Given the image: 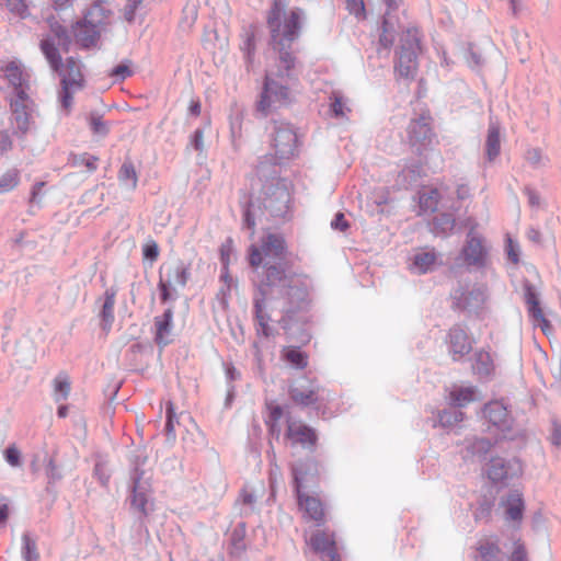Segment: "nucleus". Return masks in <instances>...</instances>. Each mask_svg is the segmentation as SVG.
I'll return each mask as SVG.
<instances>
[{"mask_svg":"<svg viewBox=\"0 0 561 561\" xmlns=\"http://www.w3.org/2000/svg\"><path fill=\"white\" fill-rule=\"evenodd\" d=\"M284 357L297 369H304L308 365L307 355L299 347L287 348L284 353Z\"/></svg>","mask_w":561,"mask_h":561,"instance_id":"obj_41","label":"nucleus"},{"mask_svg":"<svg viewBox=\"0 0 561 561\" xmlns=\"http://www.w3.org/2000/svg\"><path fill=\"white\" fill-rule=\"evenodd\" d=\"M472 348L471 341L461 325H454L448 333V350L454 360L469 354Z\"/></svg>","mask_w":561,"mask_h":561,"instance_id":"obj_18","label":"nucleus"},{"mask_svg":"<svg viewBox=\"0 0 561 561\" xmlns=\"http://www.w3.org/2000/svg\"><path fill=\"white\" fill-rule=\"evenodd\" d=\"M304 19L302 9L294 8L287 12L283 0H273L267 12L271 57L256 103V111L263 116L289 102L290 85L299 75V61L293 46L300 36Z\"/></svg>","mask_w":561,"mask_h":561,"instance_id":"obj_2","label":"nucleus"},{"mask_svg":"<svg viewBox=\"0 0 561 561\" xmlns=\"http://www.w3.org/2000/svg\"><path fill=\"white\" fill-rule=\"evenodd\" d=\"M89 125L92 133L96 136L105 137L108 134V125L100 115L92 114Z\"/></svg>","mask_w":561,"mask_h":561,"instance_id":"obj_47","label":"nucleus"},{"mask_svg":"<svg viewBox=\"0 0 561 561\" xmlns=\"http://www.w3.org/2000/svg\"><path fill=\"white\" fill-rule=\"evenodd\" d=\"M551 444L559 447L561 446V425L557 422L552 423Z\"/></svg>","mask_w":561,"mask_h":561,"instance_id":"obj_63","label":"nucleus"},{"mask_svg":"<svg viewBox=\"0 0 561 561\" xmlns=\"http://www.w3.org/2000/svg\"><path fill=\"white\" fill-rule=\"evenodd\" d=\"M486 472L493 483L508 484L510 480L522 474L523 467L517 458L494 457L491 458Z\"/></svg>","mask_w":561,"mask_h":561,"instance_id":"obj_14","label":"nucleus"},{"mask_svg":"<svg viewBox=\"0 0 561 561\" xmlns=\"http://www.w3.org/2000/svg\"><path fill=\"white\" fill-rule=\"evenodd\" d=\"M1 7L14 19L25 20L31 15L26 0H1Z\"/></svg>","mask_w":561,"mask_h":561,"instance_id":"obj_33","label":"nucleus"},{"mask_svg":"<svg viewBox=\"0 0 561 561\" xmlns=\"http://www.w3.org/2000/svg\"><path fill=\"white\" fill-rule=\"evenodd\" d=\"M309 545L314 552L322 557H328L330 561L340 560L333 534H329L325 530H318L310 537Z\"/></svg>","mask_w":561,"mask_h":561,"instance_id":"obj_19","label":"nucleus"},{"mask_svg":"<svg viewBox=\"0 0 561 561\" xmlns=\"http://www.w3.org/2000/svg\"><path fill=\"white\" fill-rule=\"evenodd\" d=\"M243 50H244L245 61H247V64L249 66L252 62V57H253V54H254V43H253V39L251 37H249L245 41Z\"/></svg>","mask_w":561,"mask_h":561,"instance_id":"obj_62","label":"nucleus"},{"mask_svg":"<svg viewBox=\"0 0 561 561\" xmlns=\"http://www.w3.org/2000/svg\"><path fill=\"white\" fill-rule=\"evenodd\" d=\"M118 180L129 190H135L137 187L138 176L133 162L124 161L118 171Z\"/></svg>","mask_w":561,"mask_h":561,"instance_id":"obj_35","label":"nucleus"},{"mask_svg":"<svg viewBox=\"0 0 561 561\" xmlns=\"http://www.w3.org/2000/svg\"><path fill=\"white\" fill-rule=\"evenodd\" d=\"M3 457L8 465L12 468H19L22 466L21 451L15 445L8 446L3 451Z\"/></svg>","mask_w":561,"mask_h":561,"instance_id":"obj_48","label":"nucleus"},{"mask_svg":"<svg viewBox=\"0 0 561 561\" xmlns=\"http://www.w3.org/2000/svg\"><path fill=\"white\" fill-rule=\"evenodd\" d=\"M330 111L334 117H344L346 112H350L347 107V100L340 91H333L329 96Z\"/></svg>","mask_w":561,"mask_h":561,"instance_id":"obj_38","label":"nucleus"},{"mask_svg":"<svg viewBox=\"0 0 561 561\" xmlns=\"http://www.w3.org/2000/svg\"><path fill=\"white\" fill-rule=\"evenodd\" d=\"M271 175V179H266L263 184L261 197L254 199L244 194L240 201L242 228L249 230L250 236L254 234L256 219L286 218L289 213L291 184L288 180L278 176L275 165Z\"/></svg>","mask_w":561,"mask_h":561,"instance_id":"obj_3","label":"nucleus"},{"mask_svg":"<svg viewBox=\"0 0 561 561\" xmlns=\"http://www.w3.org/2000/svg\"><path fill=\"white\" fill-rule=\"evenodd\" d=\"M247 525L244 522H240L233 528L230 535L231 553H240L245 549Z\"/></svg>","mask_w":561,"mask_h":561,"instance_id":"obj_36","label":"nucleus"},{"mask_svg":"<svg viewBox=\"0 0 561 561\" xmlns=\"http://www.w3.org/2000/svg\"><path fill=\"white\" fill-rule=\"evenodd\" d=\"M525 194L527 195L528 197V203L531 207H538L539 204H540V197L538 195V193L533 190L531 187H526L525 188Z\"/></svg>","mask_w":561,"mask_h":561,"instance_id":"obj_64","label":"nucleus"},{"mask_svg":"<svg viewBox=\"0 0 561 561\" xmlns=\"http://www.w3.org/2000/svg\"><path fill=\"white\" fill-rule=\"evenodd\" d=\"M501 152L500 125L490 122L485 140V156L489 161H493Z\"/></svg>","mask_w":561,"mask_h":561,"instance_id":"obj_28","label":"nucleus"},{"mask_svg":"<svg viewBox=\"0 0 561 561\" xmlns=\"http://www.w3.org/2000/svg\"><path fill=\"white\" fill-rule=\"evenodd\" d=\"M131 60L125 59L121 64L114 66L108 71V77L113 80V82H123L127 78L134 75V70L131 68Z\"/></svg>","mask_w":561,"mask_h":561,"instance_id":"obj_40","label":"nucleus"},{"mask_svg":"<svg viewBox=\"0 0 561 561\" xmlns=\"http://www.w3.org/2000/svg\"><path fill=\"white\" fill-rule=\"evenodd\" d=\"M524 296L525 301L528 306L529 316L536 313L537 310H541L538 294L536 293L535 287L530 283H526L524 285Z\"/></svg>","mask_w":561,"mask_h":561,"instance_id":"obj_45","label":"nucleus"},{"mask_svg":"<svg viewBox=\"0 0 561 561\" xmlns=\"http://www.w3.org/2000/svg\"><path fill=\"white\" fill-rule=\"evenodd\" d=\"M286 438L293 445L299 444L309 449L314 448L318 439L317 433L312 427L298 422H288Z\"/></svg>","mask_w":561,"mask_h":561,"instance_id":"obj_17","label":"nucleus"},{"mask_svg":"<svg viewBox=\"0 0 561 561\" xmlns=\"http://www.w3.org/2000/svg\"><path fill=\"white\" fill-rule=\"evenodd\" d=\"M345 3V9L347 12L353 15L358 21H363L366 19V8L364 0H343Z\"/></svg>","mask_w":561,"mask_h":561,"instance_id":"obj_46","label":"nucleus"},{"mask_svg":"<svg viewBox=\"0 0 561 561\" xmlns=\"http://www.w3.org/2000/svg\"><path fill=\"white\" fill-rule=\"evenodd\" d=\"M146 461V456L135 455L130 468V508L138 514L141 525L153 511L151 476L142 468Z\"/></svg>","mask_w":561,"mask_h":561,"instance_id":"obj_6","label":"nucleus"},{"mask_svg":"<svg viewBox=\"0 0 561 561\" xmlns=\"http://www.w3.org/2000/svg\"><path fill=\"white\" fill-rule=\"evenodd\" d=\"M20 182L19 171L11 169L0 176V194L8 193L18 186Z\"/></svg>","mask_w":561,"mask_h":561,"instance_id":"obj_44","label":"nucleus"},{"mask_svg":"<svg viewBox=\"0 0 561 561\" xmlns=\"http://www.w3.org/2000/svg\"><path fill=\"white\" fill-rule=\"evenodd\" d=\"M493 445L490 438L468 436L459 444V454L465 462L480 463L486 459Z\"/></svg>","mask_w":561,"mask_h":561,"instance_id":"obj_15","label":"nucleus"},{"mask_svg":"<svg viewBox=\"0 0 561 561\" xmlns=\"http://www.w3.org/2000/svg\"><path fill=\"white\" fill-rule=\"evenodd\" d=\"M459 256L468 267L484 268L489 261V250L484 239L470 230Z\"/></svg>","mask_w":561,"mask_h":561,"instance_id":"obj_12","label":"nucleus"},{"mask_svg":"<svg viewBox=\"0 0 561 561\" xmlns=\"http://www.w3.org/2000/svg\"><path fill=\"white\" fill-rule=\"evenodd\" d=\"M440 194L438 190L432 188L420 195V208L424 213H433L437 209Z\"/></svg>","mask_w":561,"mask_h":561,"instance_id":"obj_39","label":"nucleus"},{"mask_svg":"<svg viewBox=\"0 0 561 561\" xmlns=\"http://www.w3.org/2000/svg\"><path fill=\"white\" fill-rule=\"evenodd\" d=\"M508 561H527V551L523 543L519 541L515 542L514 550Z\"/></svg>","mask_w":561,"mask_h":561,"instance_id":"obj_57","label":"nucleus"},{"mask_svg":"<svg viewBox=\"0 0 561 561\" xmlns=\"http://www.w3.org/2000/svg\"><path fill=\"white\" fill-rule=\"evenodd\" d=\"M437 257L438 255L434 249L422 250L413 255L410 268L415 274H426L433 271Z\"/></svg>","mask_w":561,"mask_h":561,"instance_id":"obj_24","label":"nucleus"},{"mask_svg":"<svg viewBox=\"0 0 561 561\" xmlns=\"http://www.w3.org/2000/svg\"><path fill=\"white\" fill-rule=\"evenodd\" d=\"M478 550L481 561H504V553L494 542L481 543Z\"/></svg>","mask_w":561,"mask_h":561,"instance_id":"obj_37","label":"nucleus"},{"mask_svg":"<svg viewBox=\"0 0 561 561\" xmlns=\"http://www.w3.org/2000/svg\"><path fill=\"white\" fill-rule=\"evenodd\" d=\"M472 369L480 378L490 377L494 371V364L490 353L479 351L474 354Z\"/></svg>","mask_w":561,"mask_h":561,"instance_id":"obj_30","label":"nucleus"},{"mask_svg":"<svg viewBox=\"0 0 561 561\" xmlns=\"http://www.w3.org/2000/svg\"><path fill=\"white\" fill-rule=\"evenodd\" d=\"M241 517H249L257 512V495L248 486L241 489L239 497L236 501Z\"/></svg>","mask_w":561,"mask_h":561,"instance_id":"obj_27","label":"nucleus"},{"mask_svg":"<svg viewBox=\"0 0 561 561\" xmlns=\"http://www.w3.org/2000/svg\"><path fill=\"white\" fill-rule=\"evenodd\" d=\"M483 417L505 437L514 431V419L502 401H491L483 407Z\"/></svg>","mask_w":561,"mask_h":561,"instance_id":"obj_16","label":"nucleus"},{"mask_svg":"<svg viewBox=\"0 0 561 561\" xmlns=\"http://www.w3.org/2000/svg\"><path fill=\"white\" fill-rule=\"evenodd\" d=\"M174 424H175V413L173 411V405H172V403H168V407H167V421H165L164 431H165V434H167L169 439L170 438L171 439H175Z\"/></svg>","mask_w":561,"mask_h":561,"instance_id":"obj_50","label":"nucleus"},{"mask_svg":"<svg viewBox=\"0 0 561 561\" xmlns=\"http://www.w3.org/2000/svg\"><path fill=\"white\" fill-rule=\"evenodd\" d=\"M144 256L147 260L156 261L159 255L158 244L154 241L147 243L142 250Z\"/></svg>","mask_w":561,"mask_h":561,"instance_id":"obj_60","label":"nucleus"},{"mask_svg":"<svg viewBox=\"0 0 561 561\" xmlns=\"http://www.w3.org/2000/svg\"><path fill=\"white\" fill-rule=\"evenodd\" d=\"M455 222L456 220L453 214L440 213L433 218L431 231L437 237L445 238L454 230Z\"/></svg>","mask_w":561,"mask_h":561,"instance_id":"obj_29","label":"nucleus"},{"mask_svg":"<svg viewBox=\"0 0 561 561\" xmlns=\"http://www.w3.org/2000/svg\"><path fill=\"white\" fill-rule=\"evenodd\" d=\"M331 227L334 230L345 231L348 228V222L342 213H336L331 221Z\"/></svg>","mask_w":561,"mask_h":561,"instance_id":"obj_61","label":"nucleus"},{"mask_svg":"<svg viewBox=\"0 0 561 561\" xmlns=\"http://www.w3.org/2000/svg\"><path fill=\"white\" fill-rule=\"evenodd\" d=\"M188 278L190 267L183 261H176L161 267L158 283L161 302L167 304L169 300H176L175 286L185 287Z\"/></svg>","mask_w":561,"mask_h":561,"instance_id":"obj_8","label":"nucleus"},{"mask_svg":"<svg viewBox=\"0 0 561 561\" xmlns=\"http://www.w3.org/2000/svg\"><path fill=\"white\" fill-rule=\"evenodd\" d=\"M501 504L504 507L505 519L508 522L520 523L525 510V502L522 492L511 490L507 495L502 499Z\"/></svg>","mask_w":561,"mask_h":561,"instance_id":"obj_21","label":"nucleus"},{"mask_svg":"<svg viewBox=\"0 0 561 561\" xmlns=\"http://www.w3.org/2000/svg\"><path fill=\"white\" fill-rule=\"evenodd\" d=\"M466 61L468 66L472 69L479 68L482 65L481 55L474 51L471 45L468 47L466 51Z\"/></svg>","mask_w":561,"mask_h":561,"instance_id":"obj_54","label":"nucleus"},{"mask_svg":"<svg viewBox=\"0 0 561 561\" xmlns=\"http://www.w3.org/2000/svg\"><path fill=\"white\" fill-rule=\"evenodd\" d=\"M526 159L535 168L543 165L541 151L537 148L529 149Z\"/></svg>","mask_w":561,"mask_h":561,"instance_id":"obj_55","label":"nucleus"},{"mask_svg":"<svg viewBox=\"0 0 561 561\" xmlns=\"http://www.w3.org/2000/svg\"><path fill=\"white\" fill-rule=\"evenodd\" d=\"M105 2L94 1L87 9L83 19L88 24H94L101 27L103 32L105 27L110 24L111 16L113 12L104 7Z\"/></svg>","mask_w":561,"mask_h":561,"instance_id":"obj_23","label":"nucleus"},{"mask_svg":"<svg viewBox=\"0 0 561 561\" xmlns=\"http://www.w3.org/2000/svg\"><path fill=\"white\" fill-rule=\"evenodd\" d=\"M294 490L298 499L299 506L306 512V514L313 520L320 522L323 518V507L320 500L304 495L301 489L305 481V472L302 463H295L291 467Z\"/></svg>","mask_w":561,"mask_h":561,"instance_id":"obj_13","label":"nucleus"},{"mask_svg":"<svg viewBox=\"0 0 561 561\" xmlns=\"http://www.w3.org/2000/svg\"><path fill=\"white\" fill-rule=\"evenodd\" d=\"M190 145L196 150V151H203L204 149V131L201 128H197L192 137Z\"/></svg>","mask_w":561,"mask_h":561,"instance_id":"obj_59","label":"nucleus"},{"mask_svg":"<svg viewBox=\"0 0 561 561\" xmlns=\"http://www.w3.org/2000/svg\"><path fill=\"white\" fill-rule=\"evenodd\" d=\"M173 308L169 307L161 316L154 317V342L164 347L171 342V333L173 329Z\"/></svg>","mask_w":561,"mask_h":561,"instance_id":"obj_22","label":"nucleus"},{"mask_svg":"<svg viewBox=\"0 0 561 561\" xmlns=\"http://www.w3.org/2000/svg\"><path fill=\"white\" fill-rule=\"evenodd\" d=\"M8 84V101L14 133L22 136L32 127L35 102L32 98V73L19 60H10L1 67Z\"/></svg>","mask_w":561,"mask_h":561,"instance_id":"obj_4","label":"nucleus"},{"mask_svg":"<svg viewBox=\"0 0 561 561\" xmlns=\"http://www.w3.org/2000/svg\"><path fill=\"white\" fill-rule=\"evenodd\" d=\"M533 320V323L535 325H538L540 327L541 331L545 333V334H548L550 331H551V325H550V322L549 320H547V318L545 317L543 312H542V309L541 310H537L536 313L529 316Z\"/></svg>","mask_w":561,"mask_h":561,"instance_id":"obj_53","label":"nucleus"},{"mask_svg":"<svg viewBox=\"0 0 561 561\" xmlns=\"http://www.w3.org/2000/svg\"><path fill=\"white\" fill-rule=\"evenodd\" d=\"M220 253H221V263H222V270H221V274H220V279L225 284H227L228 287H230V283L232 282V278L229 275V270H228V265H229V251L224 245L221 248V250H220Z\"/></svg>","mask_w":561,"mask_h":561,"instance_id":"obj_52","label":"nucleus"},{"mask_svg":"<svg viewBox=\"0 0 561 561\" xmlns=\"http://www.w3.org/2000/svg\"><path fill=\"white\" fill-rule=\"evenodd\" d=\"M72 90L73 88L61 84L60 103L65 110H69L72 104Z\"/></svg>","mask_w":561,"mask_h":561,"instance_id":"obj_56","label":"nucleus"},{"mask_svg":"<svg viewBox=\"0 0 561 561\" xmlns=\"http://www.w3.org/2000/svg\"><path fill=\"white\" fill-rule=\"evenodd\" d=\"M101 27L94 24H88L84 19L77 21L72 25V34L76 43L82 48L94 46L101 35Z\"/></svg>","mask_w":561,"mask_h":561,"instance_id":"obj_20","label":"nucleus"},{"mask_svg":"<svg viewBox=\"0 0 561 561\" xmlns=\"http://www.w3.org/2000/svg\"><path fill=\"white\" fill-rule=\"evenodd\" d=\"M476 399L474 387H457L449 392V403L454 408H462Z\"/></svg>","mask_w":561,"mask_h":561,"instance_id":"obj_31","label":"nucleus"},{"mask_svg":"<svg viewBox=\"0 0 561 561\" xmlns=\"http://www.w3.org/2000/svg\"><path fill=\"white\" fill-rule=\"evenodd\" d=\"M22 558L24 561H38L39 553L37 550L36 538H34L28 531L22 535Z\"/></svg>","mask_w":561,"mask_h":561,"instance_id":"obj_34","label":"nucleus"},{"mask_svg":"<svg viewBox=\"0 0 561 561\" xmlns=\"http://www.w3.org/2000/svg\"><path fill=\"white\" fill-rule=\"evenodd\" d=\"M46 477L48 479L49 484L56 483L62 478V473L53 458H49V460L47 461Z\"/></svg>","mask_w":561,"mask_h":561,"instance_id":"obj_51","label":"nucleus"},{"mask_svg":"<svg viewBox=\"0 0 561 561\" xmlns=\"http://www.w3.org/2000/svg\"><path fill=\"white\" fill-rule=\"evenodd\" d=\"M99 158L95 156H91L89 153H82V154H72L70 157L69 163L72 167H82L84 165L89 172H94L98 169V162Z\"/></svg>","mask_w":561,"mask_h":561,"instance_id":"obj_43","label":"nucleus"},{"mask_svg":"<svg viewBox=\"0 0 561 561\" xmlns=\"http://www.w3.org/2000/svg\"><path fill=\"white\" fill-rule=\"evenodd\" d=\"M289 397L297 405L304 408L313 405L318 411L333 399L331 391L309 380H302L291 386L289 388Z\"/></svg>","mask_w":561,"mask_h":561,"instance_id":"obj_10","label":"nucleus"},{"mask_svg":"<svg viewBox=\"0 0 561 561\" xmlns=\"http://www.w3.org/2000/svg\"><path fill=\"white\" fill-rule=\"evenodd\" d=\"M421 169L417 165L405 168L402 170L401 175L408 181L409 184L415 183L420 178Z\"/></svg>","mask_w":561,"mask_h":561,"instance_id":"obj_58","label":"nucleus"},{"mask_svg":"<svg viewBox=\"0 0 561 561\" xmlns=\"http://www.w3.org/2000/svg\"><path fill=\"white\" fill-rule=\"evenodd\" d=\"M396 38V30L389 18L383 16L381 33L379 35V44L383 48H389L393 45Z\"/></svg>","mask_w":561,"mask_h":561,"instance_id":"obj_42","label":"nucleus"},{"mask_svg":"<svg viewBox=\"0 0 561 561\" xmlns=\"http://www.w3.org/2000/svg\"><path fill=\"white\" fill-rule=\"evenodd\" d=\"M462 420L463 413L451 405L449 409H444L437 413V420L435 421L434 426L438 423V425L444 428H451Z\"/></svg>","mask_w":561,"mask_h":561,"instance_id":"obj_32","label":"nucleus"},{"mask_svg":"<svg viewBox=\"0 0 561 561\" xmlns=\"http://www.w3.org/2000/svg\"><path fill=\"white\" fill-rule=\"evenodd\" d=\"M249 263L255 274L253 316L256 334L271 337L277 333L270 324L273 317L267 312L268 308L271 311L279 309L282 316L277 322L286 333L293 332L296 325L305 324L310 305L309 285L289 271L284 238L267 233L260 245L251 244Z\"/></svg>","mask_w":561,"mask_h":561,"instance_id":"obj_1","label":"nucleus"},{"mask_svg":"<svg viewBox=\"0 0 561 561\" xmlns=\"http://www.w3.org/2000/svg\"><path fill=\"white\" fill-rule=\"evenodd\" d=\"M116 290L108 288L104 293V300L100 311L101 328L105 333H108L114 322V306H115Z\"/></svg>","mask_w":561,"mask_h":561,"instance_id":"obj_25","label":"nucleus"},{"mask_svg":"<svg viewBox=\"0 0 561 561\" xmlns=\"http://www.w3.org/2000/svg\"><path fill=\"white\" fill-rule=\"evenodd\" d=\"M420 51V36L415 27L407 28L400 37V48L396 71L405 79L414 78L417 70V55Z\"/></svg>","mask_w":561,"mask_h":561,"instance_id":"obj_7","label":"nucleus"},{"mask_svg":"<svg viewBox=\"0 0 561 561\" xmlns=\"http://www.w3.org/2000/svg\"><path fill=\"white\" fill-rule=\"evenodd\" d=\"M50 34L45 36L41 41V50L48 61L50 68L61 76V84L80 89L83 82V76L81 73L80 61L73 57H69L66 60V65H62V59L59 53L61 49L68 53L71 37L67 28L61 25L55 18L48 19Z\"/></svg>","mask_w":561,"mask_h":561,"instance_id":"obj_5","label":"nucleus"},{"mask_svg":"<svg viewBox=\"0 0 561 561\" xmlns=\"http://www.w3.org/2000/svg\"><path fill=\"white\" fill-rule=\"evenodd\" d=\"M69 392H70V382L66 378L58 376L55 379V399H56V401L66 400Z\"/></svg>","mask_w":561,"mask_h":561,"instance_id":"obj_49","label":"nucleus"},{"mask_svg":"<svg viewBox=\"0 0 561 561\" xmlns=\"http://www.w3.org/2000/svg\"><path fill=\"white\" fill-rule=\"evenodd\" d=\"M453 308L466 313H479L488 299V288L484 285H459L451 293Z\"/></svg>","mask_w":561,"mask_h":561,"instance_id":"obj_11","label":"nucleus"},{"mask_svg":"<svg viewBox=\"0 0 561 561\" xmlns=\"http://www.w3.org/2000/svg\"><path fill=\"white\" fill-rule=\"evenodd\" d=\"M408 134L412 144L425 145L432 136V129L424 116L419 119H412L408 127Z\"/></svg>","mask_w":561,"mask_h":561,"instance_id":"obj_26","label":"nucleus"},{"mask_svg":"<svg viewBox=\"0 0 561 561\" xmlns=\"http://www.w3.org/2000/svg\"><path fill=\"white\" fill-rule=\"evenodd\" d=\"M268 130L274 149V164L294 157L297 148V135L293 126L284 121H273Z\"/></svg>","mask_w":561,"mask_h":561,"instance_id":"obj_9","label":"nucleus"}]
</instances>
